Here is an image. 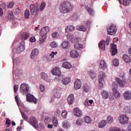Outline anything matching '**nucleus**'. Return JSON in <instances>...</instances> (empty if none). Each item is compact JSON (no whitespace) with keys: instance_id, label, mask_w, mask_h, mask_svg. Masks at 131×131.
I'll list each match as a JSON object with an SVG mask.
<instances>
[{"instance_id":"f257e3e1","label":"nucleus","mask_w":131,"mask_h":131,"mask_svg":"<svg viewBox=\"0 0 131 131\" xmlns=\"http://www.w3.org/2000/svg\"><path fill=\"white\" fill-rule=\"evenodd\" d=\"M74 8L73 5L68 3V2H63L61 5L60 10L61 13L62 14H65L66 13H68L70 10H72Z\"/></svg>"},{"instance_id":"f03ea898","label":"nucleus","mask_w":131,"mask_h":131,"mask_svg":"<svg viewBox=\"0 0 131 131\" xmlns=\"http://www.w3.org/2000/svg\"><path fill=\"white\" fill-rule=\"evenodd\" d=\"M117 89H118V85L117 84H113V96L115 98V99H119L120 98V93L118 91H117Z\"/></svg>"},{"instance_id":"7ed1b4c3","label":"nucleus","mask_w":131,"mask_h":131,"mask_svg":"<svg viewBox=\"0 0 131 131\" xmlns=\"http://www.w3.org/2000/svg\"><path fill=\"white\" fill-rule=\"evenodd\" d=\"M29 92V86L26 83H23L20 86V93L23 95H26Z\"/></svg>"},{"instance_id":"20e7f679","label":"nucleus","mask_w":131,"mask_h":131,"mask_svg":"<svg viewBox=\"0 0 131 131\" xmlns=\"http://www.w3.org/2000/svg\"><path fill=\"white\" fill-rule=\"evenodd\" d=\"M106 77V75L103 72H100L98 76V82L100 89H103V81L104 78Z\"/></svg>"},{"instance_id":"39448f33","label":"nucleus","mask_w":131,"mask_h":131,"mask_svg":"<svg viewBox=\"0 0 131 131\" xmlns=\"http://www.w3.org/2000/svg\"><path fill=\"white\" fill-rule=\"evenodd\" d=\"M26 100L28 102L34 103V104H37V99L30 94H27Z\"/></svg>"},{"instance_id":"423d86ee","label":"nucleus","mask_w":131,"mask_h":131,"mask_svg":"<svg viewBox=\"0 0 131 131\" xmlns=\"http://www.w3.org/2000/svg\"><path fill=\"white\" fill-rule=\"evenodd\" d=\"M107 33H116L117 31V27L114 24H111L110 26L107 28Z\"/></svg>"},{"instance_id":"0eeeda50","label":"nucleus","mask_w":131,"mask_h":131,"mask_svg":"<svg viewBox=\"0 0 131 131\" xmlns=\"http://www.w3.org/2000/svg\"><path fill=\"white\" fill-rule=\"evenodd\" d=\"M119 121L121 124H127L128 123V118L125 115H122L119 118Z\"/></svg>"},{"instance_id":"6e6552de","label":"nucleus","mask_w":131,"mask_h":131,"mask_svg":"<svg viewBox=\"0 0 131 131\" xmlns=\"http://www.w3.org/2000/svg\"><path fill=\"white\" fill-rule=\"evenodd\" d=\"M111 52L112 56H115L117 53H118V50H117V46L114 43L111 44Z\"/></svg>"},{"instance_id":"1a4fd4ad","label":"nucleus","mask_w":131,"mask_h":131,"mask_svg":"<svg viewBox=\"0 0 131 131\" xmlns=\"http://www.w3.org/2000/svg\"><path fill=\"white\" fill-rule=\"evenodd\" d=\"M29 122L34 127L36 128L38 124H37V120L34 117H31L29 119Z\"/></svg>"},{"instance_id":"9d476101","label":"nucleus","mask_w":131,"mask_h":131,"mask_svg":"<svg viewBox=\"0 0 131 131\" xmlns=\"http://www.w3.org/2000/svg\"><path fill=\"white\" fill-rule=\"evenodd\" d=\"M51 73L56 76H61V70L59 67H55L51 71Z\"/></svg>"},{"instance_id":"9b49d317","label":"nucleus","mask_w":131,"mask_h":131,"mask_svg":"<svg viewBox=\"0 0 131 131\" xmlns=\"http://www.w3.org/2000/svg\"><path fill=\"white\" fill-rule=\"evenodd\" d=\"M74 88L75 90H79L81 88V81L78 79H76L74 82Z\"/></svg>"},{"instance_id":"f8f14e48","label":"nucleus","mask_w":131,"mask_h":131,"mask_svg":"<svg viewBox=\"0 0 131 131\" xmlns=\"http://www.w3.org/2000/svg\"><path fill=\"white\" fill-rule=\"evenodd\" d=\"M30 9L31 11V15H34V13H35V11L37 12H38L39 9L37 6L32 4L30 6Z\"/></svg>"},{"instance_id":"ddd939ff","label":"nucleus","mask_w":131,"mask_h":131,"mask_svg":"<svg viewBox=\"0 0 131 131\" xmlns=\"http://www.w3.org/2000/svg\"><path fill=\"white\" fill-rule=\"evenodd\" d=\"M24 50H25V42L23 41L19 44L17 48V51L18 53H21V52H23Z\"/></svg>"},{"instance_id":"4468645a","label":"nucleus","mask_w":131,"mask_h":131,"mask_svg":"<svg viewBox=\"0 0 131 131\" xmlns=\"http://www.w3.org/2000/svg\"><path fill=\"white\" fill-rule=\"evenodd\" d=\"M74 114L75 116H77V117H80L82 116V113L78 107L74 109Z\"/></svg>"},{"instance_id":"2eb2a0df","label":"nucleus","mask_w":131,"mask_h":131,"mask_svg":"<svg viewBox=\"0 0 131 131\" xmlns=\"http://www.w3.org/2000/svg\"><path fill=\"white\" fill-rule=\"evenodd\" d=\"M75 29V27H74V26L73 25H70V26H68L66 28V32L67 33H70V32H73V31H74Z\"/></svg>"},{"instance_id":"dca6fc26","label":"nucleus","mask_w":131,"mask_h":131,"mask_svg":"<svg viewBox=\"0 0 131 131\" xmlns=\"http://www.w3.org/2000/svg\"><path fill=\"white\" fill-rule=\"evenodd\" d=\"M68 103L69 105H72L74 103V95L73 94H71L68 97Z\"/></svg>"},{"instance_id":"f3484780","label":"nucleus","mask_w":131,"mask_h":131,"mask_svg":"<svg viewBox=\"0 0 131 131\" xmlns=\"http://www.w3.org/2000/svg\"><path fill=\"white\" fill-rule=\"evenodd\" d=\"M123 96L125 100H131V92L129 91H125L123 94Z\"/></svg>"},{"instance_id":"a211bd4d","label":"nucleus","mask_w":131,"mask_h":131,"mask_svg":"<svg viewBox=\"0 0 131 131\" xmlns=\"http://www.w3.org/2000/svg\"><path fill=\"white\" fill-rule=\"evenodd\" d=\"M39 53L38 50L37 49H35L32 50L31 53V59H34L37 55Z\"/></svg>"},{"instance_id":"6ab92c4d","label":"nucleus","mask_w":131,"mask_h":131,"mask_svg":"<svg viewBox=\"0 0 131 131\" xmlns=\"http://www.w3.org/2000/svg\"><path fill=\"white\" fill-rule=\"evenodd\" d=\"M79 56V53L75 50H72L70 52V56L72 57V58H78Z\"/></svg>"},{"instance_id":"aec40b11","label":"nucleus","mask_w":131,"mask_h":131,"mask_svg":"<svg viewBox=\"0 0 131 131\" xmlns=\"http://www.w3.org/2000/svg\"><path fill=\"white\" fill-rule=\"evenodd\" d=\"M88 74L90 77L92 78V79H94V78H96V77L97 76L96 72H95V71H94V70H90L88 72Z\"/></svg>"},{"instance_id":"412c9836","label":"nucleus","mask_w":131,"mask_h":131,"mask_svg":"<svg viewBox=\"0 0 131 131\" xmlns=\"http://www.w3.org/2000/svg\"><path fill=\"white\" fill-rule=\"evenodd\" d=\"M62 67L66 69H70L72 67V65L68 61H64L62 63Z\"/></svg>"},{"instance_id":"4be33fe9","label":"nucleus","mask_w":131,"mask_h":131,"mask_svg":"<svg viewBox=\"0 0 131 131\" xmlns=\"http://www.w3.org/2000/svg\"><path fill=\"white\" fill-rule=\"evenodd\" d=\"M99 67L101 68V69L105 70V69L107 68V64L106 63V62L103 60H101L100 62Z\"/></svg>"},{"instance_id":"5701e85b","label":"nucleus","mask_w":131,"mask_h":131,"mask_svg":"<svg viewBox=\"0 0 131 131\" xmlns=\"http://www.w3.org/2000/svg\"><path fill=\"white\" fill-rule=\"evenodd\" d=\"M71 81V78L70 77L63 78L61 80L62 84H68Z\"/></svg>"},{"instance_id":"b1692460","label":"nucleus","mask_w":131,"mask_h":131,"mask_svg":"<svg viewBox=\"0 0 131 131\" xmlns=\"http://www.w3.org/2000/svg\"><path fill=\"white\" fill-rule=\"evenodd\" d=\"M122 59L126 63H129L131 62V59L128 55L124 54L122 56Z\"/></svg>"},{"instance_id":"393cba45","label":"nucleus","mask_w":131,"mask_h":131,"mask_svg":"<svg viewBox=\"0 0 131 131\" xmlns=\"http://www.w3.org/2000/svg\"><path fill=\"white\" fill-rule=\"evenodd\" d=\"M62 127L63 128H66V129H68L70 127V123L68 122V121H64L62 123Z\"/></svg>"},{"instance_id":"a878e982","label":"nucleus","mask_w":131,"mask_h":131,"mask_svg":"<svg viewBox=\"0 0 131 131\" xmlns=\"http://www.w3.org/2000/svg\"><path fill=\"white\" fill-rule=\"evenodd\" d=\"M116 81H117L119 85L121 87L124 86V84L126 83V81L125 80H121L118 78H116Z\"/></svg>"},{"instance_id":"bb28decb","label":"nucleus","mask_w":131,"mask_h":131,"mask_svg":"<svg viewBox=\"0 0 131 131\" xmlns=\"http://www.w3.org/2000/svg\"><path fill=\"white\" fill-rule=\"evenodd\" d=\"M86 9H87V11L90 16H94L95 12L93 9L90 7V5L86 6Z\"/></svg>"},{"instance_id":"cd10ccee","label":"nucleus","mask_w":131,"mask_h":131,"mask_svg":"<svg viewBox=\"0 0 131 131\" xmlns=\"http://www.w3.org/2000/svg\"><path fill=\"white\" fill-rule=\"evenodd\" d=\"M47 38V34L41 33L40 36L39 41L40 43H42L44 41H46Z\"/></svg>"},{"instance_id":"c85d7f7f","label":"nucleus","mask_w":131,"mask_h":131,"mask_svg":"<svg viewBox=\"0 0 131 131\" xmlns=\"http://www.w3.org/2000/svg\"><path fill=\"white\" fill-rule=\"evenodd\" d=\"M101 95L103 99H108V98H109V93H108V92L106 91H102L101 92Z\"/></svg>"},{"instance_id":"c756f323","label":"nucleus","mask_w":131,"mask_h":131,"mask_svg":"<svg viewBox=\"0 0 131 131\" xmlns=\"http://www.w3.org/2000/svg\"><path fill=\"white\" fill-rule=\"evenodd\" d=\"M98 47L100 50H102V51H104L105 49V40H102L98 44Z\"/></svg>"},{"instance_id":"7c9ffc66","label":"nucleus","mask_w":131,"mask_h":131,"mask_svg":"<svg viewBox=\"0 0 131 131\" xmlns=\"http://www.w3.org/2000/svg\"><path fill=\"white\" fill-rule=\"evenodd\" d=\"M94 103V100H89V99H86L84 101V105L85 107H90L92 104Z\"/></svg>"},{"instance_id":"2f4dec72","label":"nucleus","mask_w":131,"mask_h":131,"mask_svg":"<svg viewBox=\"0 0 131 131\" xmlns=\"http://www.w3.org/2000/svg\"><path fill=\"white\" fill-rule=\"evenodd\" d=\"M41 33H49L50 32V28L49 27H44L40 30Z\"/></svg>"},{"instance_id":"473e14b6","label":"nucleus","mask_w":131,"mask_h":131,"mask_svg":"<svg viewBox=\"0 0 131 131\" xmlns=\"http://www.w3.org/2000/svg\"><path fill=\"white\" fill-rule=\"evenodd\" d=\"M107 124V122H106V120H103L101 121L98 124V127L100 128H103V127H105L106 126V125Z\"/></svg>"},{"instance_id":"72a5a7b5","label":"nucleus","mask_w":131,"mask_h":131,"mask_svg":"<svg viewBox=\"0 0 131 131\" xmlns=\"http://www.w3.org/2000/svg\"><path fill=\"white\" fill-rule=\"evenodd\" d=\"M76 29L79 31H83V32H85V31H86V28L83 26H77Z\"/></svg>"},{"instance_id":"f704fd0d","label":"nucleus","mask_w":131,"mask_h":131,"mask_svg":"<svg viewBox=\"0 0 131 131\" xmlns=\"http://www.w3.org/2000/svg\"><path fill=\"white\" fill-rule=\"evenodd\" d=\"M123 112L125 113H129L131 114V106L128 105L126 106L124 108Z\"/></svg>"},{"instance_id":"c9c22d12","label":"nucleus","mask_w":131,"mask_h":131,"mask_svg":"<svg viewBox=\"0 0 131 131\" xmlns=\"http://www.w3.org/2000/svg\"><path fill=\"white\" fill-rule=\"evenodd\" d=\"M74 48L76 50H82L83 49V46L81 43H76L74 45Z\"/></svg>"},{"instance_id":"e433bc0d","label":"nucleus","mask_w":131,"mask_h":131,"mask_svg":"<svg viewBox=\"0 0 131 131\" xmlns=\"http://www.w3.org/2000/svg\"><path fill=\"white\" fill-rule=\"evenodd\" d=\"M67 37L68 40L71 41L72 42H73V41L75 38V37H73L71 33H69L68 35H67Z\"/></svg>"},{"instance_id":"4c0bfd02","label":"nucleus","mask_w":131,"mask_h":131,"mask_svg":"<svg viewBox=\"0 0 131 131\" xmlns=\"http://www.w3.org/2000/svg\"><path fill=\"white\" fill-rule=\"evenodd\" d=\"M69 46H70V43H69L68 41H63L62 43V47L63 48V49H68V48H69Z\"/></svg>"},{"instance_id":"58836bf2","label":"nucleus","mask_w":131,"mask_h":131,"mask_svg":"<svg viewBox=\"0 0 131 131\" xmlns=\"http://www.w3.org/2000/svg\"><path fill=\"white\" fill-rule=\"evenodd\" d=\"M53 97L55 98H60L61 97V94L60 93V91L59 90H56L54 93Z\"/></svg>"},{"instance_id":"ea45409f","label":"nucleus","mask_w":131,"mask_h":131,"mask_svg":"<svg viewBox=\"0 0 131 131\" xmlns=\"http://www.w3.org/2000/svg\"><path fill=\"white\" fill-rule=\"evenodd\" d=\"M84 121H85L86 123H91L92 122V119H91L90 116H86L84 118Z\"/></svg>"},{"instance_id":"a19ab883","label":"nucleus","mask_w":131,"mask_h":131,"mask_svg":"<svg viewBox=\"0 0 131 131\" xmlns=\"http://www.w3.org/2000/svg\"><path fill=\"white\" fill-rule=\"evenodd\" d=\"M83 123V120L81 118H79L76 120V124L77 125H82Z\"/></svg>"},{"instance_id":"79ce46f5","label":"nucleus","mask_w":131,"mask_h":131,"mask_svg":"<svg viewBox=\"0 0 131 131\" xmlns=\"http://www.w3.org/2000/svg\"><path fill=\"white\" fill-rule=\"evenodd\" d=\"M21 38L23 39H24V40H26L27 38H29V34L28 33H23L21 34Z\"/></svg>"},{"instance_id":"37998d69","label":"nucleus","mask_w":131,"mask_h":131,"mask_svg":"<svg viewBox=\"0 0 131 131\" xmlns=\"http://www.w3.org/2000/svg\"><path fill=\"white\" fill-rule=\"evenodd\" d=\"M50 46L51 48H52L53 49H55V48H57L58 43H57V42H56L55 41H53L50 43Z\"/></svg>"},{"instance_id":"c03bdc74","label":"nucleus","mask_w":131,"mask_h":131,"mask_svg":"<svg viewBox=\"0 0 131 131\" xmlns=\"http://www.w3.org/2000/svg\"><path fill=\"white\" fill-rule=\"evenodd\" d=\"M52 122L54 126H57L58 125V120H57V118L53 117L52 118Z\"/></svg>"},{"instance_id":"a18cd8bd","label":"nucleus","mask_w":131,"mask_h":131,"mask_svg":"<svg viewBox=\"0 0 131 131\" xmlns=\"http://www.w3.org/2000/svg\"><path fill=\"white\" fill-rule=\"evenodd\" d=\"M29 16H30V12L29 10H26L25 12V17L26 19H28L29 18Z\"/></svg>"},{"instance_id":"49530a36","label":"nucleus","mask_w":131,"mask_h":131,"mask_svg":"<svg viewBox=\"0 0 131 131\" xmlns=\"http://www.w3.org/2000/svg\"><path fill=\"white\" fill-rule=\"evenodd\" d=\"M131 0H123V6H127L130 4Z\"/></svg>"},{"instance_id":"de8ad7c7","label":"nucleus","mask_w":131,"mask_h":131,"mask_svg":"<svg viewBox=\"0 0 131 131\" xmlns=\"http://www.w3.org/2000/svg\"><path fill=\"white\" fill-rule=\"evenodd\" d=\"M106 121H107L108 123H112V122H113V117L111 116H108L107 118Z\"/></svg>"},{"instance_id":"09e8293b","label":"nucleus","mask_w":131,"mask_h":131,"mask_svg":"<svg viewBox=\"0 0 131 131\" xmlns=\"http://www.w3.org/2000/svg\"><path fill=\"white\" fill-rule=\"evenodd\" d=\"M113 63L114 66L117 67L119 65V61H118V59H115L113 60Z\"/></svg>"},{"instance_id":"8fccbe9b","label":"nucleus","mask_w":131,"mask_h":131,"mask_svg":"<svg viewBox=\"0 0 131 131\" xmlns=\"http://www.w3.org/2000/svg\"><path fill=\"white\" fill-rule=\"evenodd\" d=\"M73 41V42H81L82 39L80 37H75V39Z\"/></svg>"},{"instance_id":"3c124183","label":"nucleus","mask_w":131,"mask_h":131,"mask_svg":"<svg viewBox=\"0 0 131 131\" xmlns=\"http://www.w3.org/2000/svg\"><path fill=\"white\" fill-rule=\"evenodd\" d=\"M41 78L44 79V80H47V79H48V75L45 73H42L41 74Z\"/></svg>"},{"instance_id":"603ef678","label":"nucleus","mask_w":131,"mask_h":131,"mask_svg":"<svg viewBox=\"0 0 131 131\" xmlns=\"http://www.w3.org/2000/svg\"><path fill=\"white\" fill-rule=\"evenodd\" d=\"M83 89L84 92H85V93H89V92H90V88L86 85H84Z\"/></svg>"},{"instance_id":"864d4df0","label":"nucleus","mask_w":131,"mask_h":131,"mask_svg":"<svg viewBox=\"0 0 131 131\" xmlns=\"http://www.w3.org/2000/svg\"><path fill=\"white\" fill-rule=\"evenodd\" d=\"M8 18L9 19V20H13V19H14V13H13V12H10L8 14Z\"/></svg>"},{"instance_id":"5fc2aeb1","label":"nucleus","mask_w":131,"mask_h":131,"mask_svg":"<svg viewBox=\"0 0 131 131\" xmlns=\"http://www.w3.org/2000/svg\"><path fill=\"white\" fill-rule=\"evenodd\" d=\"M57 54H58V52H54L52 51L51 53L49 55V57H51V58H54L55 56H57Z\"/></svg>"},{"instance_id":"6e6d98bb","label":"nucleus","mask_w":131,"mask_h":131,"mask_svg":"<svg viewBox=\"0 0 131 131\" xmlns=\"http://www.w3.org/2000/svg\"><path fill=\"white\" fill-rule=\"evenodd\" d=\"M68 113L66 111H62L61 113V116L63 117V118H66L67 117V114Z\"/></svg>"},{"instance_id":"4d7b16f0","label":"nucleus","mask_w":131,"mask_h":131,"mask_svg":"<svg viewBox=\"0 0 131 131\" xmlns=\"http://www.w3.org/2000/svg\"><path fill=\"white\" fill-rule=\"evenodd\" d=\"M14 5H15L14 2H11L8 4L7 7L11 9V8H13L14 7Z\"/></svg>"},{"instance_id":"13d9d810","label":"nucleus","mask_w":131,"mask_h":131,"mask_svg":"<svg viewBox=\"0 0 131 131\" xmlns=\"http://www.w3.org/2000/svg\"><path fill=\"white\" fill-rule=\"evenodd\" d=\"M45 8H46V3H43L41 4L40 10V11H42L45 9Z\"/></svg>"},{"instance_id":"bf43d9fd","label":"nucleus","mask_w":131,"mask_h":131,"mask_svg":"<svg viewBox=\"0 0 131 131\" xmlns=\"http://www.w3.org/2000/svg\"><path fill=\"white\" fill-rule=\"evenodd\" d=\"M21 116L25 120H27V119H28V117L27 116H26V115H25L24 113H21Z\"/></svg>"},{"instance_id":"052dcab7","label":"nucleus","mask_w":131,"mask_h":131,"mask_svg":"<svg viewBox=\"0 0 131 131\" xmlns=\"http://www.w3.org/2000/svg\"><path fill=\"white\" fill-rule=\"evenodd\" d=\"M15 102H16L17 106H20V101H19V100H18V96L17 95L15 96Z\"/></svg>"},{"instance_id":"680f3d73","label":"nucleus","mask_w":131,"mask_h":131,"mask_svg":"<svg viewBox=\"0 0 131 131\" xmlns=\"http://www.w3.org/2000/svg\"><path fill=\"white\" fill-rule=\"evenodd\" d=\"M111 131H120V129L116 127H113L111 128Z\"/></svg>"},{"instance_id":"e2e57ef3","label":"nucleus","mask_w":131,"mask_h":131,"mask_svg":"<svg viewBox=\"0 0 131 131\" xmlns=\"http://www.w3.org/2000/svg\"><path fill=\"white\" fill-rule=\"evenodd\" d=\"M59 33H52V36L53 38H57V37H59Z\"/></svg>"},{"instance_id":"0e129e2a","label":"nucleus","mask_w":131,"mask_h":131,"mask_svg":"<svg viewBox=\"0 0 131 131\" xmlns=\"http://www.w3.org/2000/svg\"><path fill=\"white\" fill-rule=\"evenodd\" d=\"M13 89L14 93H17L18 89H19V86L18 85H15Z\"/></svg>"},{"instance_id":"69168bd1","label":"nucleus","mask_w":131,"mask_h":131,"mask_svg":"<svg viewBox=\"0 0 131 131\" xmlns=\"http://www.w3.org/2000/svg\"><path fill=\"white\" fill-rule=\"evenodd\" d=\"M6 124L8 125V126H10V125H11V120L9 119H7L6 121Z\"/></svg>"},{"instance_id":"338daca9","label":"nucleus","mask_w":131,"mask_h":131,"mask_svg":"<svg viewBox=\"0 0 131 131\" xmlns=\"http://www.w3.org/2000/svg\"><path fill=\"white\" fill-rule=\"evenodd\" d=\"M40 90L41 92H45V90H46V88H45V85H40Z\"/></svg>"},{"instance_id":"774afa93","label":"nucleus","mask_w":131,"mask_h":131,"mask_svg":"<svg viewBox=\"0 0 131 131\" xmlns=\"http://www.w3.org/2000/svg\"><path fill=\"white\" fill-rule=\"evenodd\" d=\"M30 41L31 42H35V41H36L35 37H31L30 38Z\"/></svg>"}]
</instances>
